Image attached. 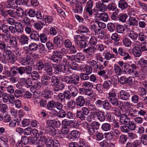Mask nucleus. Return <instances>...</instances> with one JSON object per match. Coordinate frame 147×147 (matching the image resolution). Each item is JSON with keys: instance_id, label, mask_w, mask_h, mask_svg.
<instances>
[{"instance_id": "obj_12", "label": "nucleus", "mask_w": 147, "mask_h": 147, "mask_svg": "<svg viewBox=\"0 0 147 147\" xmlns=\"http://www.w3.org/2000/svg\"><path fill=\"white\" fill-rule=\"evenodd\" d=\"M96 6L97 9L99 11L105 12L107 10V6L104 3L98 2L96 3Z\"/></svg>"}, {"instance_id": "obj_39", "label": "nucleus", "mask_w": 147, "mask_h": 147, "mask_svg": "<svg viewBox=\"0 0 147 147\" xmlns=\"http://www.w3.org/2000/svg\"><path fill=\"white\" fill-rule=\"evenodd\" d=\"M82 87L86 89H92L93 88V85L92 83L88 81L83 82L82 85Z\"/></svg>"}, {"instance_id": "obj_40", "label": "nucleus", "mask_w": 147, "mask_h": 147, "mask_svg": "<svg viewBox=\"0 0 147 147\" xmlns=\"http://www.w3.org/2000/svg\"><path fill=\"white\" fill-rule=\"evenodd\" d=\"M85 115L81 111L77 110L76 111V117L81 120H84L85 119L86 117Z\"/></svg>"}, {"instance_id": "obj_64", "label": "nucleus", "mask_w": 147, "mask_h": 147, "mask_svg": "<svg viewBox=\"0 0 147 147\" xmlns=\"http://www.w3.org/2000/svg\"><path fill=\"white\" fill-rule=\"evenodd\" d=\"M142 51H147V43L144 42L142 43L139 47Z\"/></svg>"}, {"instance_id": "obj_34", "label": "nucleus", "mask_w": 147, "mask_h": 147, "mask_svg": "<svg viewBox=\"0 0 147 147\" xmlns=\"http://www.w3.org/2000/svg\"><path fill=\"white\" fill-rule=\"evenodd\" d=\"M138 63L142 67L141 69L142 71L144 70V68L147 67V60L143 59H140L138 61Z\"/></svg>"}, {"instance_id": "obj_20", "label": "nucleus", "mask_w": 147, "mask_h": 147, "mask_svg": "<svg viewBox=\"0 0 147 147\" xmlns=\"http://www.w3.org/2000/svg\"><path fill=\"white\" fill-rule=\"evenodd\" d=\"M39 33L36 31H34L31 32L30 37L32 40L36 41L39 40L40 36Z\"/></svg>"}, {"instance_id": "obj_2", "label": "nucleus", "mask_w": 147, "mask_h": 147, "mask_svg": "<svg viewBox=\"0 0 147 147\" xmlns=\"http://www.w3.org/2000/svg\"><path fill=\"white\" fill-rule=\"evenodd\" d=\"M79 77L76 74H74L70 76H66L64 80L65 82L67 84H74L77 85L78 84L79 81Z\"/></svg>"}, {"instance_id": "obj_45", "label": "nucleus", "mask_w": 147, "mask_h": 147, "mask_svg": "<svg viewBox=\"0 0 147 147\" xmlns=\"http://www.w3.org/2000/svg\"><path fill=\"white\" fill-rule=\"evenodd\" d=\"M10 36V33H6V34L0 33V37H2L3 41H5L6 42L8 41L9 39L11 38Z\"/></svg>"}, {"instance_id": "obj_18", "label": "nucleus", "mask_w": 147, "mask_h": 147, "mask_svg": "<svg viewBox=\"0 0 147 147\" xmlns=\"http://www.w3.org/2000/svg\"><path fill=\"white\" fill-rule=\"evenodd\" d=\"M96 116L100 122L104 121L106 119L104 112L101 111H99L96 113Z\"/></svg>"}, {"instance_id": "obj_59", "label": "nucleus", "mask_w": 147, "mask_h": 147, "mask_svg": "<svg viewBox=\"0 0 147 147\" xmlns=\"http://www.w3.org/2000/svg\"><path fill=\"white\" fill-rule=\"evenodd\" d=\"M11 8L7 10V13L10 16L14 18H16V10Z\"/></svg>"}, {"instance_id": "obj_43", "label": "nucleus", "mask_w": 147, "mask_h": 147, "mask_svg": "<svg viewBox=\"0 0 147 147\" xmlns=\"http://www.w3.org/2000/svg\"><path fill=\"white\" fill-rule=\"evenodd\" d=\"M94 137L97 141H100L104 138L103 134L98 131L96 132L94 135Z\"/></svg>"}, {"instance_id": "obj_55", "label": "nucleus", "mask_w": 147, "mask_h": 147, "mask_svg": "<svg viewBox=\"0 0 147 147\" xmlns=\"http://www.w3.org/2000/svg\"><path fill=\"white\" fill-rule=\"evenodd\" d=\"M24 89H21L20 90L19 89L16 90L14 92L15 96L16 98H19L22 96V93L24 92Z\"/></svg>"}, {"instance_id": "obj_38", "label": "nucleus", "mask_w": 147, "mask_h": 147, "mask_svg": "<svg viewBox=\"0 0 147 147\" xmlns=\"http://www.w3.org/2000/svg\"><path fill=\"white\" fill-rule=\"evenodd\" d=\"M69 91L71 95L75 97L78 94V90L76 87L71 86L69 87Z\"/></svg>"}, {"instance_id": "obj_56", "label": "nucleus", "mask_w": 147, "mask_h": 147, "mask_svg": "<svg viewBox=\"0 0 147 147\" xmlns=\"http://www.w3.org/2000/svg\"><path fill=\"white\" fill-rule=\"evenodd\" d=\"M84 58V55L82 53H78L74 57V60L76 61L82 60Z\"/></svg>"}, {"instance_id": "obj_17", "label": "nucleus", "mask_w": 147, "mask_h": 147, "mask_svg": "<svg viewBox=\"0 0 147 147\" xmlns=\"http://www.w3.org/2000/svg\"><path fill=\"white\" fill-rule=\"evenodd\" d=\"M64 87V86L63 84L60 83L57 85H54L53 86V88H51V90L52 91L58 92L62 90Z\"/></svg>"}, {"instance_id": "obj_26", "label": "nucleus", "mask_w": 147, "mask_h": 147, "mask_svg": "<svg viewBox=\"0 0 147 147\" xmlns=\"http://www.w3.org/2000/svg\"><path fill=\"white\" fill-rule=\"evenodd\" d=\"M29 40L28 37L24 34H22L20 36L19 42L22 45H24L28 42Z\"/></svg>"}, {"instance_id": "obj_54", "label": "nucleus", "mask_w": 147, "mask_h": 147, "mask_svg": "<svg viewBox=\"0 0 147 147\" xmlns=\"http://www.w3.org/2000/svg\"><path fill=\"white\" fill-rule=\"evenodd\" d=\"M107 69H106L105 70L103 69L99 70L97 72V74L99 75L103 76L105 79H107L108 78V77L107 75H106V74L107 71Z\"/></svg>"}, {"instance_id": "obj_49", "label": "nucleus", "mask_w": 147, "mask_h": 147, "mask_svg": "<svg viewBox=\"0 0 147 147\" xmlns=\"http://www.w3.org/2000/svg\"><path fill=\"white\" fill-rule=\"evenodd\" d=\"M38 47V45L35 43H31L28 46L29 50L31 51H36L37 50Z\"/></svg>"}, {"instance_id": "obj_27", "label": "nucleus", "mask_w": 147, "mask_h": 147, "mask_svg": "<svg viewBox=\"0 0 147 147\" xmlns=\"http://www.w3.org/2000/svg\"><path fill=\"white\" fill-rule=\"evenodd\" d=\"M15 26L16 32L20 34L22 33L23 32L24 28L21 23L17 22Z\"/></svg>"}, {"instance_id": "obj_10", "label": "nucleus", "mask_w": 147, "mask_h": 147, "mask_svg": "<svg viewBox=\"0 0 147 147\" xmlns=\"http://www.w3.org/2000/svg\"><path fill=\"white\" fill-rule=\"evenodd\" d=\"M94 2L92 0H89L87 2L86 4V11L90 16L92 14V8L93 7Z\"/></svg>"}, {"instance_id": "obj_51", "label": "nucleus", "mask_w": 147, "mask_h": 147, "mask_svg": "<svg viewBox=\"0 0 147 147\" xmlns=\"http://www.w3.org/2000/svg\"><path fill=\"white\" fill-rule=\"evenodd\" d=\"M128 115L132 117L137 116L138 115V111L135 109H131L129 111Z\"/></svg>"}, {"instance_id": "obj_7", "label": "nucleus", "mask_w": 147, "mask_h": 147, "mask_svg": "<svg viewBox=\"0 0 147 147\" xmlns=\"http://www.w3.org/2000/svg\"><path fill=\"white\" fill-rule=\"evenodd\" d=\"M44 71L48 76H51L54 74L52 65L49 63H45Z\"/></svg>"}, {"instance_id": "obj_60", "label": "nucleus", "mask_w": 147, "mask_h": 147, "mask_svg": "<svg viewBox=\"0 0 147 147\" xmlns=\"http://www.w3.org/2000/svg\"><path fill=\"white\" fill-rule=\"evenodd\" d=\"M115 56L113 53H110L109 52H107L105 54L104 59L109 60L111 58L114 57Z\"/></svg>"}, {"instance_id": "obj_33", "label": "nucleus", "mask_w": 147, "mask_h": 147, "mask_svg": "<svg viewBox=\"0 0 147 147\" xmlns=\"http://www.w3.org/2000/svg\"><path fill=\"white\" fill-rule=\"evenodd\" d=\"M114 71L115 74L118 76L121 75L123 73L122 69L117 64H115L114 66Z\"/></svg>"}, {"instance_id": "obj_44", "label": "nucleus", "mask_w": 147, "mask_h": 147, "mask_svg": "<svg viewBox=\"0 0 147 147\" xmlns=\"http://www.w3.org/2000/svg\"><path fill=\"white\" fill-rule=\"evenodd\" d=\"M56 102L53 100L49 102L47 105V107L48 110H51L56 107Z\"/></svg>"}, {"instance_id": "obj_13", "label": "nucleus", "mask_w": 147, "mask_h": 147, "mask_svg": "<svg viewBox=\"0 0 147 147\" xmlns=\"http://www.w3.org/2000/svg\"><path fill=\"white\" fill-rule=\"evenodd\" d=\"M130 119L127 115L124 114H121L120 118V122L123 124H127L129 123Z\"/></svg>"}, {"instance_id": "obj_1", "label": "nucleus", "mask_w": 147, "mask_h": 147, "mask_svg": "<svg viewBox=\"0 0 147 147\" xmlns=\"http://www.w3.org/2000/svg\"><path fill=\"white\" fill-rule=\"evenodd\" d=\"M117 91L112 90L108 93V99L110 102L114 106H117L119 107L122 105V102L116 98Z\"/></svg>"}, {"instance_id": "obj_25", "label": "nucleus", "mask_w": 147, "mask_h": 147, "mask_svg": "<svg viewBox=\"0 0 147 147\" xmlns=\"http://www.w3.org/2000/svg\"><path fill=\"white\" fill-rule=\"evenodd\" d=\"M17 60V56L16 55L13 53L9 55L7 59V61L9 63L13 64L15 63Z\"/></svg>"}, {"instance_id": "obj_5", "label": "nucleus", "mask_w": 147, "mask_h": 147, "mask_svg": "<svg viewBox=\"0 0 147 147\" xmlns=\"http://www.w3.org/2000/svg\"><path fill=\"white\" fill-rule=\"evenodd\" d=\"M53 54L51 57V60L57 63L60 62L62 59V55L58 53L57 50L53 52Z\"/></svg>"}, {"instance_id": "obj_46", "label": "nucleus", "mask_w": 147, "mask_h": 147, "mask_svg": "<svg viewBox=\"0 0 147 147\" xmlns=\"http://www.w3.org/2000/svg\"><path fill=\"white\" fill-rule=\"evenodd\" d=\"M111 127V125L110 124L105 123L102 125L101 129L104 131H107L110 130Z\"/></svg>"}, {"instance_id": "obj_48", "label": "nucleus", "mask_w": 147, "mask_h": 147, "mask_svg": "<svg viewBox=\"0 0 147 147\" xmlns=\"http://www.w3.org/2000/svg\"><path fill=\"white\" fill-rule=\"evenodd\" d=\"M102 105L103 108L107 110H110L112 107L110 103L106 100L104 101Z\"/></svg>"}, {"instance_id": "obj_3", "label": "nucleus", "mask_w": 147, "mask_h": 147, "mask_svg": "<svg viewBox=\"0 0 147 147\" xmlns=\"http://www.w3.org/2000/svg\"><path fill=\"white\" fill-rule=\"evenodd\" d=\"M53 119H48L46 120V125L45 126L46 130L48 131L52 132L56 135L58 133L59 131L57 128H55L52 126Z\"/></svg>"}, {"instance_id": "obj_32", "label": "nucleus", "mask_w": 147, "mask_h": 147, "mask_svg": "<svg viewBox=\"0 0 147 147\" xmlns=\"http://www.w3.org/2000/svg\"><path fill=\"white\" fill-rule=\"evenodd\" d=\"M83 7L82 3H77L75 8L74 9V12L76 13H81L83 11Z\"/></svg>"}, {"instance_id": "obj_11", "label": "nucleus", "mask_w": 147, "mask_h": 147, "mask_svg": "<svg viewBox=\"0 0 147 147\" xmlns=\"http://www.w3.org/2000/svg\"><path fill=\"white\" fill-rule=\"evenodd\" d=\"M51 83L47 87V89L49 90H51L52 88L55 85H57L59 83V80L57 77L53 76H52L51 78Z\"/></svg>"}, {"instance_id": "obj_52", "label": "nucleus", "mask_w": 147, "mask_h": 147, "mask_svg": "<svg viewBox=\"0 0 147 147\" xmlns=\"http://www.w3.org/2000/svg\"><path fill=\"white\" fill-rule=\"evenodd\" d=\"M139 39L141 41H144L146 40L147 39V36L146 34L143 32H140L138 34Z\"/></svg>"}, {"instance_id": "obj_8", "label": "nucleus", "mask_w": 147, "mask_h": 147, "mask_svg": "<svg viewBox=\"0 0 147 147\" xmlns=\"http://www.w3.org/2000/svg\"><path fill=\"white\" fill-rule=\"evenodd\" d=\"M61 42H63V39L61 35H58L54 38L53 42L58 48H60L62 47V44H61Z\"/></svg>"}, {"instance_id": "obj_29", "label": "nucleus", "mask_w": 147, "mask_h": 147, "mask_svg": "<svg viewBox=\"0 0 147 147\" xmlns=\"http://www.w3.org/2000/svg\"><path fill=\"white\" fill-rule=\"evenodd\" d=\"M91 89H84L81 88L80 89V92H82V93L84 94L89 96H92L94 95L93 93L90 90Z\"/></svg>"}, {"instance_id": "obj_61", "label": "nucleus", "mask_w": 147, "mask_h": 147, "mask_svg": "<svg viewBox=\"0 0 147 147\" xmlns=\"http://www.w3.org/2000/svg\"><path fill=\"white\" fill-rule=\"evenodd\" d=\"M31 76L33 80H37L39 78L40 75L37 71H33L31 74Z\"/></svg>"}, {"instance_id": "obj_58", "label": "nucleus", "mask_w": 147, "mask_h": 147, "mask_svg": "<svg viewBox=\"0 0 147 147\" xmlns=\"http://www.w3.org/2000/svg\"><path fill=\"white\" fill-rule=\"evenodd\" d=\"M95 57L97 62L99 61L100 62H103L104 60V58L102 57L101 54L100 53H96L95 55Z\"/></svg>"}, {"instance_id": "obj_14", "label": "nucleus", "mask_w": 147, "mask_h": 147, "mask_svg": "<svg viewBox=\"0 0 147 147\" xmlns=\"http://www.w3.org/2000/svg\"><path fill=\"white\" fill-rule=\"evenodd\" d=\"M118 6L122 10L126 9L129 5L125 0H120L118 3Z\"/></svg>"}, {"instance_id": "obj_21", "label": "nucleus", "mask_w": 147, "mask_h": 147, "mask_svg": "<svg viewBox=\"0 0 147 147\" xmlns=\"http://www.w3.org/2000/svg\"><path fill=\"white\" fill-rule=\"evenodd\" d=\"M20 63L23 65H26L29 64L31 60L26 56L24 57H20L19 58Z\"/></svg>"}, {"instance_id": "obj_30", "label": "nucleus", "mask_w": 147, "mask_h": 147, "mask_svg": "<svg viewBox=\"0 0 147 147\" xmlns=\"http://www.w3.org/2000/svg\"><path fill=\"white\" fill-rule=\"evenodd\" d=\"M132 105V104L129 102H125L123 103L122 102V105L121 106L120 108H123L126 111H128L131 108Z\"/></svg>"}, {"instance_id": "obj_41", "label": "nucleus", "mask_w": 147, "mask_h": 147, "mask_svg": "<svg viewBox=\"0 0 147 147\" xmlns=\"http://www.w3.org/2000/svg\"><path fill=\"white\" fill-rule=\"evenodd\" d=\"M9 43L12 47H15L17 46L16 39L14 36H12L10 38Z\"/></svg>"}, {"instance_id": "obj_63", "label": "nucleus", "mask_w": 147, "mask_h": 147, "mask_svg": "<svg viewBox=\"0 0 147 147\" xmlns=\"http://www.w3.org/2000/svg\"><path fill=\"white\" fill-rule=\"evenodd\" d=\"M7 108L6 104L2 103L0 105V111L3 113H5L6 112Z\"/></svg>"}, {"instance_id": "obj_37", "label": "nucleus", "mask_w": 147, "mask_h": 147, "mask_svg": "<svg viewBox=\"0 0 147 147\" xmlns=\"http://www.w3.org/2000/svg\"><path fill=\"white\" fill-rule=\"evenodd\" d=\"M110 111L117 117H120L121 115V113L120 110L117 107H112Z\"/></svg>"}, {"instance_id": "obj_15", "label": "nucleus", "mask_w": 147, "mask_h": 147, "mask_svg": "<svg viewBox=\"0 0 147 147\" xmlns=\"http://www.w3.org/2000/svg\"><path fill=\"white\" fill-rule=\"evenodd\" d=\"M85 103L84 97L82 96H79L76 100V104L77 105L82 107L84 106Z\"/></svg>"}, {"instance_id": "obj_9", "label": "nucleus", "mask_w": 147, "mask_h": 147, "mask_svg": "<svg viewBox=\"0 0 147 147\" xmlns=\"http://www.w3.org/2000/svg\"><path fill=\"white\" fill-rule=\"evenodd\" d=\"M120 98L124 100H128L130 97V94L128 91L123 90H121L119 92Z\"/></svg>"}, {"instance_id": "obj_47", "label": "nucleus", "mask_w": 147, "mask_h": 147, "mask_svg": "<svg viewBox=\"0 0 147 147\" xmlns=\"http://www.w3.org/2000/svg\"><path fill=\"white\" fill-rule=\"evenodd\" d=\"M84 38L83 36L76 35L74 37V41L75 44L79 45V43Z\"/></svg>"}, {"instance_id": "obj_35", "label": "nucleus", "mask_w": 147, "mask_h": 147, "mask_svg": "<svg viewBox=\"0 0 147 147\" xmlns=\"http://www.w3.org/2000/svg\"><path fill=\"white\" fill-rule=\"evenodd\" d=\"M52 66L54 71V73L55 74H59V72H61L62 71L61 69L60 68L59 65L53 63L52 64Z\"/></svg>"}, {"instance_id": "obj_28", "label": "nucleus", "mask_w": 147, "mask_h": 147, "mask_svg": "<svg viewBox=\"0 0 147 147\" xmlns=\"http://www.w3.org/2000/svg\"><path fill=\"white\" fill-rule=\"evenodd\" d=\"M6 7L8 8H13L16 7V3L14 0H8L6 5Z\"/></svg>"}, {"instance_id": "obj_22", "label": "nucleus", "mask_w": 147, "mask_h": 147, "mask_svg": "<svg viewBox=\"0 0 147 147\" xmlns=\"http://www.w3.org/2000/svg\"><path fill=\"white\" fill-rule=\"evenodd\" d=\"M51 92H52L51 90L47 89V90H44L42 91V95L46 99H48L51 97Z\"/></svg>"}, {"instance_id": "obj_23", "label": "nucleus", "mask_w": 147, "mask_h": 147, "mask_svg": "<svg viewBox=\"0 0 147 147\" xmlns=\"http://www.w3.org/2000/svg\"><path fill=\"white\" fill-rule=\"evenodd\" d=\"M137 16L129 17V23L133 26H137L138 25V21Z\"/></svg>"}, {"instance_id": "obj_4", "label": "nucleus", "mask_w": 147, "mask_h": 147, "mask_svg": "<svg viewBox=\"0 0 147 147\" xmlns=\"http://www.w3.org/2000/svg\"><path fill=\"white\" fill-rule=\"evenodd\" d=\"M118 54L123 57V59L125 60H130L131 57L126 51L122 47H119L118 49Z\"/></svg>"}, {"instance_id": "obj_57", "label": "nucleus", "mask_w": 147, "mask_h": 147, "mask_svg": "<svg viewBox=\"0 0 147 147\" xmlns=\"http://www.w3.org/2000/svg\"><path fill=\"white\" fill-rule=\"evenodd\" d=\"M127 16L126 14H120L119 15L118 20L122 22H125Z\"/></svg>"}, {"instance_id": "obj_62", "label": "nucleus", "mask_w": 147, "mask_h": 147, "mask_svg": "<svg viewBox=\"0 0 147 147\" xmlns=\"http://www.w3.org/2000/svg\"><path fill=\"white\" fill-rule=\"evenodd\" d=\"M127 137L124 135H121L119 139V141L120 143L124 144L125 142L127 140Z\"/></svg>"}, {"instance_id": "obj_53", "label": "nucleus", "mask_w": 147, "mask_h": 147, "mask_svg": "<svg viewBox=\"0 0 147 147\" xmlns=\"http://www.w3.org/2000/svg\"><path fill=\"white\" fill-rule=\"evenodd\" d=\"M41 24L42 26L41 25V24L39 22H36L34 23L33 24L35 28V29L38 31H40L43 28V26L44 25V23L41 22Z\"/></svg>"}, {"instance_id": "obj_6", "label": "nucleus", "mask_w": 147, "mask_h": 147, "mask_svg": "<svg viewBox=\"0 0 147 147\" xmlns=\"http://www.w3.org/2000/svg\"><path fill=\"white\" fill-rule=\"evenodd\" d=\"M95 19L106 22L108 20L109 17L106 12H103L100 13H96Z\"/></svg>"}, {"instance_id": "obj_50", "label": "nucleus", "mask_w": 147, "mask_h": 147, "mask_svg": "<svg viewBox=\"0 0 147 147\" xmlns=\"http://www.w3.org/2000/svg\"><path fill=\"white\" fill-rule=\"evenodd\" d=\"M89 29L85 26H79L78 28V31L80 33H86L89 31Z\"/></svg>"}, {"instance_id": "obj_36", "label": "nucleus", "mask_w": 147, "mask_h": 147, "mask_svg": "<svg viewBox=\"0 0 147 147\" xmlns=\"http://www.w3.org/2000/svg\"><path fill=\"white\" fill-rule=\"evenodd\" d=\"M96 51L95 47L92 46L89 47L88 48L85 49L83 50L84 52H85L86 54H90L92 55Z\"/></svg>"}, {"instance_id": "obj_42", "label": "nucleus", "mask_w": 147, "mask_h": 147, "mask_svg": "<svg viewBox=\"0 0 147 147\" xmlns=\"http://www.w3.org/2000/svg\"><path fill=\"white\" fill-rule=\"evenodd\" d=\"M122 42L123 45L126 47H129L131 44V41L127 38H125L123 39Z\"/></svg>"}, {"instance_id": "obj_19", "label": "nucleus", "mask_w": 147, "mask_h": 147, "mask_svg": "<svg viewBox=\"0 0 147 147\" xmlns=\"http://www.w3.org/2000/svg\"><path fill=\"white\" fill-rule=\"evenodd\" d=\"M132 52L134 55L136 57H139L142 54V51L138 47H134L132 49Z\"/></svg>"}, {"instance_id": "obj_16", "label": "nucleus", "mask_w": 147, "mask_h": 147, "mask_svg": "<svg viewBox=\"0 0 147 147\" xmlns=\"http://www.w3.org/2000/svg\"><path fill=\"white\" fill-rule=\"evenodd\" d=\"M128 36L133 40H136L138 38V34L133 31H127Z\"/></svg>"}, {"instance_id": "obj_31", "label": "nucleus", "mask_w": 147, "mask_h": 147, "mask_svg": "<svg viewBox=\"0 0 147 147\" xmlns=\"http://www.w3.org/2000/svg\"><path fill=\"white\" fill-rule=\"evenodd\" d=\"M16 18H22L24 16V11L23 9L20 7L16 9Z\"/></svg>"}, {"instance_id": "obj_24", "label": "nucleus", "mask_w": 147, "mask_h": 147, "mask_svg": "<svg viewBox=\"0 0 147 147\" xmlns=\"http://www.w3.org/2000/svg\"><path fill=\"white\" fill-rule=\"evenodd\" d=\"M104 31L100 29H97L96 30L95 35L99 39H102L104 37Z\"/></svg>"}]
</instances>
